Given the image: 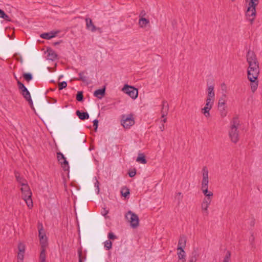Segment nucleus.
Wrapping results in <instances>:
<instances>
[{
    "instance_id": "obj_32",
    "label": "nucleus",
    "mask_w": 262,
    "mask_h": 262,
    "mask_svg": "<svg viewBox=\"0 0 262 262\" xmlns=\"http://www.w3.org/2000/svg\"><path fill=\"white\" fill-rule=\"evenodd\" d=\"M198 254L196 251H193L192 253V256L190 257L189 262H196L197 260Z\"/></svg>"
},
{
    "instance_id": "obj_18",
    "label": "nucleus",
    "mask_w": 262,
    "mask_h": 262,
    "mask_svg": "<svg viewBox=\"0 0 262 262\" xmlns=\"http://www.w3.org/2000/svg\"><path fill=\"white\" fill-rule=\"evenodd\" d=\"M59 31H51L48 33H44L41 34L40 37L46 39H50L55 37Z\"/></svg>"
},
{
    "instance_id": "obj_2",
    "label": "nucleus",
    "mask_w": 262,
    "mask_h": 262,
    "mask_svg": "<svg viewBox=\"0 0 262 262\" xmlns=\"http://www.w3.org/2000/svg\"><path fill=\"white\" fill-rule=\"evenodd\" d=\"M239 126L238 118L235 117L230 122L228 130V135L231 141L233 143H237L239 140V132L237 130Z\"/></svg>"
},
{
    "instance_id": "obj_28",
    "label": "nucleus",
    "mask_w": 262,
    "mask_h": 262,
    "mask_svg": "<svg viewBox=\"0 0 262 262\" xmlns=\"http://www.w3.org/2000/svg\"><path fill=\"white\" fill-rule=\"evenodd\" d=\"M0 18L4 19L7 21H11V19L10 17L6 14V13L2 10L0 9Z\"/></svg>"
},
{
    "instance_id": "obj_7",
    "label": "nucleus",
    "mask_w": 262,
    "mask_h": 262,
    "mask_svg": "<svg viewBox=\"0 0 262 262\" xmlns=\"http://www.w3.org/2000/svg\"><path fill=\"white\" fill-rule=\"evenodd\" d=\"M121 125L125 128H129L135 124V120L132 114L123 115L121 117Z\"/></svg>"
},
{
    "instance_id": "obj_22",
    "label": "nucleus",
    "mask_w": 262,
    "mask_h": 262,
    "mask_svg": "<svg viewBox=\"0 0 262 262\" xmlns=\"http://www.w3.org/2000/svg\"><path fill=\"white\" fill-rule=\"evenodd\" d=\"M76 114L82 120L88 119L89 118V115L87 112H81L78 110L76 112Z\"/></svg>"
},
{
    "instance_id": "obj_29",
    "label": "nucleus",
    "mask_w": 262,
    "mask_h": 262,
    "mask_svg": "<svg viewBox=\"0 0 262 262\" xmlns=\"http://www.w3.org/2000/svg\"><path fill=\"white\" fill-rule=\"evenodd\" d=\"M136 161L138 162H140L142 164H146L147 163V160H146L143 154H140L139 156L137 157Z\"/></svg>"
},
{
    "instance_id": "obj_15",
    "label": "nucleus",
    "mask_w": 262,
    "mask_h": 262,
    "mask_svg": "<svg viewBox=\"0 0 262 262\" xmlns=\"http://www.w3.org/2000/svg\"><path fill=\"white\" fill-rule=\"evenodd\" d=\"M169 111V105L166 100L162 101L161 114L162 118L166 117Z\"/></svg>"
},
{
    "instance_id": "obj_52",
    "label": "nucleus",
    "mask_w": 262,
    "mask_h": 262,
    "mask_svg": "<svg viewBox=\"0 0 262 262\" xmlns=\"http://www.w3.org/2000/svg\"><path fill=\"white\" fill-rule=\"evenodd\" d=\"M59 43H60V42H54V44L55 45H58V44H59Z\"/></svg>"
},
{
    "instance_id": "obj_40",
    "label": "nucleus",
    "mask_w": 262,
    "mask_h": 262,
    "mask_svg": "<svg viewBox=\"0 0 262 262\" xmlns=\"http://www.w3.org/2000/svg\"><path fill=\"white\" fill-rule=\"evenodd\" d=\"M231 257V253L228 251L226 254V255L224 258L223 262H229Z\"/></svg>"
},
{
    "instance_id": "obj_3",
    "label": "nucleus",
    "mask_w": 262,
    "mask_h": 262,
    "mask_svg": "<svg viewBox=\"0 0 262 262\" xmlns=\"http://www.w3.org/2000/svg\"><path fill=\"white\" fill-rule=\"evenodd\" d=\"M203 179L201 182V190L205 196V198H211L213 195L212 192L208 191V170L206 166L202 169Z\"/></svg>"
},
{
    "instance_id": "obj_36",
    "label": "nucleus",
    "mask_w": 262,
    "mask_h": 262,
    "mask_svg": "<svg viewBox=\"0 0 262 262\" xmlns=\"http://www.w3.org/2000/svg\"><path fill=\"white\" fill-rule=\"evenodd\" d=\"M104 247L106 250H110L112 247V243L110 240H107L104 243Z\"/></svg>"
},
{
    "instance_id": "obj_27",
    "label": "nucleus",
    "mask_w": 262,
    "mask_h": 262,
    "mask_svg": "<svg viewBox=\"0 0 262 262\" xmlns=\"http://www.w3.org/2000/svg\"><path fill=\"white\" fill-rule=\"evenodd\" d=\"M226 95L225 94H223L222 96L219 99V102H218V105L217 106H226Z\"/></svg>"
},
{
    "instance_id": "obj_46",
    "label": "nucleus",
    "mask_w": 262,
    "mask_h": 262,
    "mask_svg": "<svg viewBox=\"0 0 262 262\" xmlns=\"http://www.w3.org/2000/svg\"><path fill=\"white\" fill-rule=\"evenodd\" d=\"M108 213V210H106L105 208H104L103 209V211L101 212L102 214L104 216H105V218L106 217V215Z\"/></svg>"
},
{
    "instance_id": "obj_13",
    "label": "nucleus",
    "mask_w": 262,
    "mask_h": 262,
    "mask_svg": "<svg viewBox=\"0 0 262 262\" xmlns=\"http://www.w3.org/2000/svg\"><path fill=\"white\" fill-rule=\"evenodd\" d=\"M211 200V198H204L201 204V209L207 216L208 215V209L209 205H210Z\"/></svg>"
},
{
    "instance_id": "obj_42",
    "label": "nucleus",
    "mask_w": 262,
    "mask_h": 262,
    "mask_svg": "<svg viewBox=\"0 0 262 262\" xmlns=\"http://www.w3.org/2000/svg\"><path fill=\"white\" fill-rule=\"evenodd\" d=\"M258 4V0H250L248 5L256 7Z\"/></svg>"
},
{
    "instance_id": "obj_55",
    "label": "nucleus",
    "mask_w": 262,
    "mask_h": 262,
    "mask_svg": "<svg viewBox=\"0 0 262 262\" xmlns=\"http://www.w3.org/2000/svg\"><path fill=\"white\" fill-rule=\"evenodd\" d=\"M232 2L234 1L235 0H231Z\"/></svg>"
},
{
    "instance_id": "obj_34",
    "label": "nucleus",
    "mask_w": 262,
    "mask_h": 262,
    "mask_svg": "<svg viewBox=\"0 0 262 262\" xmlns=\"http://www.w3.org/2000/svg\"><path fill=\"white\" fill-rule=\"evenodd\" d=\"M25 249H26V247L24 244H23L21 243H20L18 244V252L25 253Z\"/></svg>"
},
{
    "instance_id": "obj_31",
    "label": "nucleus",
    "mask_w": 262,
    "mask_h": 262,
    "mask_svg": "<svg viewBox=\"0 0 262 262\" xmlns=\"http://www.w3.org/2000/svg\"><path fill=\"white\" fill-rule=\"evenodd\" d=\"M78 254L79 262H83V260H85L86 256L82 255V251L81 250H78Z\"/></svg>"
},
{
    "instance_id": "obj_6",
    "label": "nucleus",
    "mask_w": 262,
    "mask_h": 262,
    "mask_svg": "<svg viewBox=\"0 0 262 262\" xmlns=\"http://www.w3.org/2000/svg\"><path fill=\"white\" fill-rule=\"evenodd\" d=\"M125 216L128 222L130 223L132 227L136 228L139 226V219L136 214L131 211H128Z\"/></svg>"
},
{
    "instance_id": "obj_48",
    "label": "nucleus",
    "mask_w": 262,
    "mask_h": 262,
    "mask_svg": "<svg viewBox=\"0 0 262 262\" xmlns=\"http://www.w3.org/2000/svg\"><path fill=\"white\" fill-rule=\"evenodd\" d=\"M146 15V13L145 12V11L143 10L140 13V15H139V17L140 18H141V17H144V16Z\"/></svg>"
},
{
    "instance_id": "obj_39",
    "label": "nucleus",
    "mask_w": 262,
    "mask_h": 262,
    "mask_svg": "<svg viewBox=\"0 0 262 262\" xmlns=\"http://www.w3.org/2000/svg\"><path fill=\"white\" fill-rule=\"evenodd\" d=\"M24 253L21 252L17 253V262H23Z\"/></svg>"
},
{
    "instance_id": "obj_41",
    "label": "nucleus",
    "mask_w": 262,
    "mask_h": 262,
    "mask_svg": "<svg viewBox=\"0 0 262 262\" xmlns=\"http://www.w3.org/2000/svg\"><path fill=\"white\" fill-rule=\"evenodd\" d=\"M67 86V83L66 81H62L61 82L59 83L58 84V88L59 90H62L64 88H66Z\"/></svg>"
},
{
    "instance_id": "obj_23",
    "label": "nucleus",
    "mask_w": 262,
    "mask_h": 262,
    "mask_svg": "<svg viewBox=\"0 0 262 262\" xmlns=\"http://www.w3.org/2000/svg\"><path fill=\"white\" fill-rule=\"evenodd\" d=\"M218 110L222 118L225 117L227 115V106H217Z\"/></svg>"
},
{
    "instance_id": "obj_45",
    "label": "nucleus",
    "mask_w": 262,
    "mask_h": 262,
    "mask_svg": "<svg viewBox=\"0 0 262 262\" xmlns=\"http://www.w3.org/2000/svg\"><path fill=\"white\" fill-rule=\"evenodd\" d=\"M93 126L95 127V130H96L98 126V120L97 119H95L93 121Z\"/></svg>"
},
{
    "instance_id": "obj_20",
    "label": "nucleus",
    "mask_w": 262,
    "mask_h": 262,
    "mask_svg": "<svg viewBox=\"0 0 262 262\" xmlns=\"http://www.w3.org/2000/svg\"><path fill=\"white\" fill-rule=\"evenodd\" d=\"M105 93V88L104 87L102 89H98L94 92V95L98 99H102L104 96Z\"/></svg>"
},
{
    "instance_id": "obj_4",
    "label": "nucleus",
    "mask_w": 262,
    "mask_h": 262,
    "mask_svg": "<svg viewBox=\"0 0 262 262\" xmlns=\"http://www.w3.org/2000/svg\"><path fill=\"white\" fill-rule=\"evenodd\" d=\"M22 193V199L26 202L29 209H32L33 207V201L32 200V192L29 185H24L23 187L20 188Z\"/></svg>"
},
{
    "instance_id": "obj_44",
    "label": "nucleus",
    "mask_w": 262,
    "mask_h": 262,
    "mask_svg": "<svg viewBox=\"0 0 262 262\" xmlns=\"http://www.w3.org/2000/svg\"><path fill=\"white\" fill-rule=\"evenodd\" d=\"M136 174V171L135 169H134L133 170L130 171L128 172V175L130 178L134 177Z\"/></svg>"
},
{
    "instance_id": "obj_25",
    "label": "nucleus",
    "mask_w": 262,
    "mask_h": 262,
    "mask_svg": "<svg viewBox=\"0 0 262 262\" xmlns=\"http://www.w3.org/2000/svg\"><path fill=\"white\" fill-rule=\"evenodd\" d=\"M48 59L51 60H55L57 57V55L55 51H54L52 50H48Z\"/></svg>"
},
{
    "instance_id": "obj_5",
    "label": "nucleus",
    "mask_w": 262,
    "mask_h": 262,
    "mask_svg": "<svg viewBox=\"0 0 262 262\" xmlns=\"http://www.w3.org/2000/svg\"><path fill=\"white\" fill-rule=\"evenodd\" d=\"M17 85L18 89L21 90V94L23 96L26 101L28 102L30 106L33 107V101L31 97L30 93L25 86V85L21 83L19 80L17 81Z\"/></svg>"
},
{
    "instance_id": "obj_54",
    "label": "nucleus",
    "mask_w": 262,
    "mask_h": 262,
    "mask_svg": "<svg viewBox=\"0 0 262 262\" xmlns=\"http://www.w3.org/2000/svg\"><path fill=\"white\" fill-rule=\"evenodd\" d=\"M225 86V84L224 83H223V84H222V86Z\"/></svg>"
},
{
    "instance_id": "obj_11",
    "label": "nucleus",
    "mask_w": 262,
    "mask_h": 262,
    "mask_svg": "<svg viewBox=\"0 0 262 262\" xmlns=\"http://www.w3.org/2000/svg\"><path fill=\"white\" fill-rule=\"evenodd\" d=\"M57 158L63 170L68 171L70 167L69 163L64 156L61 152H58L57 153Z\"/></svg>"
},
{
    "instance_id": "obj_50",
    "label": "nucleus",
    "mask_w": 262,
    "mask_h": 262,
    "mask_svg": "<svg viewBox=\"0 0 262 262\" xmlns=\"http://www.w3.org/2000/svg\"><path fill=\"white\" fill-rule=\"evenodd\" d=\"M186 259L185 258H182V259H179L178 262H185Z\"/></svg>"
},
{
    "instance_id": "obj_24",
    "label": "nucleus",
    "mask_w": 262,
    "mask_h": 262,
    "mask_svg": "<svg viewBox=\"0 0 262 262\" xmlns=\"http://www.w3.org/2000/svg\"><path fill=\"white\" fill-rule=\"evenodd\" d=\"M15 177L17 181L20 184L21 187H24V185H28L27 181L22 177H20L17 173L15 174Z\"/></svg>"
},
{
    "instance_id": "obj_26",
    "label": "nucleus",
    "mask_w": 262,
    "mask_h": 262,
    "mask_svg": "<svg viewBox=\"0 0 262 262\" xmlns=\"http://www.w3.org/2000/svg\"><path fill=\"white\" fill-rule=\"evenodd\" d=\"M149 23V20L144 17L140 18L139 25L141 28H144Z\"/></svg>"
},
{
    "instance_id": "obj_35",
    "label": "nucleus",
    "mask_w": 262,
    "mask_h": 262,
    "mask_svg": "<svg viewBox=\"0 0 262 262\" xmlns=\"http://www.w3.org/2000/svg\"><path fill=\"white\" fill-rule=\"evenodd\" d=\"M180 251L178 253V256L179 259L185 258L186 255L185 252L183 249H180Z\"/></svg>"
},
{
    "instance_id": "obj_12",
    "label": "nucleus",
    "mask_w": 262,
    "mask_h": 262,
    "mask_svg": "<svg viewBox=\"0 0 262 262\" xmlns=\"http://www.w3.org/2000/svg\"><path fill=\"white\" fill-rule=\"evenodd\" d=\"M214 101H211L209 99H206V103L205 106L202 108V113L206 117H209L210 116V111L212 107Z\"/></svg>"
},
{
    "instance_id": "obj_19",
    "label": "nucleus",
    "mask_w": 262,
    "mask_h": 262,
    "mask_svg": "<svg viewBox=\"0 0 262 262\" xmlns=\"http://www.w3.org/2000/svg\"><path fill=\"white\" fill-rule=\"evenodd\" d=\"M186 238L185 236L182 235L180 237L177 249H183L186 246Z\"/></svg>"
},
{
    "instance_id": "obj_9",
    "label": "nucleus",
    "mask_w": 262,
    "mask_h": 262,
    "mask_svg": "<svg viewBox=\"0 0 262 262\" xmlns=\"http://www.w3.org/2000/svg\"><path fill=\"white\" fill-rule=\"evenodd\" d=\"M122 91L129 96L132 99H135L137 98L138 95V89L133 86H129L127 84L124 85V87L122 89Z\"/></svg>"
},
{
    "instance_id": "obj_30",
    "label": "nucleus",
    "mask_w": 262,
    "mask_h": 262,
    "mask_svg": "<svg viewBox=\"0 0 262 262\" xmlns=\"http://www.w3.org/2000/svg\"><path fill=\"white\" fill-rule=\"evenodd\" d=\"M121 193L122 196L127 197L129 194V190L127 187L122 188Z\"/></svg>"
},
{
    "instance_id": "obj_47",
    "label": "nucleus",
    "mask_w": 262,
    "mask_h": 262,
    "mask_svg": "<svg viewBox=\"0 0 262 262\" xmlns=\"http://www.w3.org/2000/svg\"><path fill=\"white\" fill-rule=\"evenodd\" d=\"M99 181L97 179H96V182L94 183V185H95V187H96L97 188L98 192H99Z\"/></svg>"
},
{
    "instance_id": "obj_38",
    "label": "nucleus",
    "mask_w": 262,
    "mask_h": 262,
    "mask_svg": "<svg viewBox=\"0 0 262 262\" xmlns=\"http://www.w3.org/2000/svg\"><path fill=\"white\" fill-rule=\"evenodd\" d=\"M83 99V93L81 91H79L77 92L76 95V100L78 101H82Z\"/></svg>"
},
{
    "instance_id": "obj_53",
    "label": "nucleus",
    "mask_w": 262,
    "mask_h": 262,
    "mask_svg": "<svg viewBox=\"0 0 262 262\" xmlns=\"http://www.w3.org/2000/svg\"><path fill=\"white\" fill-rule=\"evenodd\" d=\"M15 78L16 79V80L18 81V80H19L15 76Z\"/></svg>"
},
{
    "instance_id": "obj_51",
    "label": "nucleus",
    "mask_w": 262,
    "mask_h": 262,
    "mask_svg": "<svg viewBox=\"0 0 262 262\" xmlns=\"http://www.w3.org/2000/svg\"><path fill=\"white\" fill-rule=\"evenodd\" d=\"M160 129H161V131H163V130H164V124H162V126H160Z\"/></svg>"
},
{
    "instance_id": "obj_33",
    "label": "nucleus",
    "mask_w": 262,
    "mask_h": 262,
    "mask_svg": "<svg viewBox=\"0 0 262 262\" xmlns=\"http://www.w3.org/2000/svg\"><path fill=\"white\" fill-rule=\"evenodd\" d=\"M175 199L178 200V204H180V203L182 201L183 195H182V193L180 192H177L175 194Z\"/></svg>"
},
{
    "instance_id": "obj_10",
    "label": "nucleus",
    "mask_w": 262,
    "mask_h": 262,
    "mask_svg": "<svg viewBox=\"0 0 262 262\" xmlns=\"http://www.w3.org/2000/svg\"><path fill=\"white\" fill-rule=\"evenodd\" d=\"M256 14V7L248 5L246 12V17L251 25L254 23Z\"/></svg>"
},
{
    "instance_id": "obj_21",
    "label": "nucleus",
    "mask_w": 262,
    "mask_h": 262,
    "mask_svg": "<svg viewBox=\"0 0 262 262\" xmlns=\"http://www.w3.org/2000/svg\"><path fill=\"white\" fill-rule=\"evenodd\" d=\"M38 236L39 239L47 237L46 233L43 230V227L42 224L41 223H38Z\"/></svg>"
},
{
    "instance_id": "obj_43",
    "label": "nucleus",
    "mask_w": 262,
    "mask_h": 262,
    "mask_svg": "<svg viewBox=\"0 0 262 262\" xmlns=\"http://www.w3.org/2000/svg\"><path fill=\"white\" fill-rule=\"evenodd\" d=\"M108 238L110 239H115L117 238V236L113 232H111L108 234Z\"/></svg>"
},
{
    "instance_id": "obj_37",
    "label": "nucleus",
    "mask_w": 262,
    "mask_h": 262,
    "mask_svg": "<svg viewBox=\"0 0 262 262\" xmlns=\"http://www.w3.org/2000/svg\"><path fill=\"white\" fill-rule=\"evenodd\" d=\"M23 77L25 78V79L28 82L31 80L33 78L32 75L31 73H24L23 74Z\"/></svg>"
},
{
    "instance_id": "obj_16",
    "label": "nucleus",
    "mask_w": 262,
    "mask_h": 262,
    "mask_svg": "<svg viewBox=\"0 0 262 262\" xmlns=\"http://www.w3.org/2000/svg\"><path fill=\"white\" fill-rule=\"evenodd\" d=\"M85 22L86 29L91 31L92 32H95L97 30H100V28H97L96 26L93 24L92 20L91 18H86Z\"/></svg>"
},
{
    "instance_id": "obj_49",
    "label": "nucleus",
    "mask_w": 262,
    "mask_h": 262,
    "mask_svg": "<svg viewBox=\"0 0 262 262\" xmlns=\"http://www.w3.org/2000/svg\"><path fill=\"white\" fill-rule=\"evenodd\" d=\"M163 118V119H162L161 120V122L162 123V124H164V123H165L166 122L167 119H166V117L164 118Z\"/></svg>"
},
{
    "instance_id": "obj_14",
    "label": "nucleus",
    "mask_w": 262,
    "mask_h": 262,
    "mask_svg": "<svg viewBox=\"0 0 262 262\" xmlns=\"http://www.w3.org/2000/svg\"><path fill=\"white\" fill-rule=\"evenodd\" d=\"M87 74V72L85 71H83L80 72L78 75L79 77L75 78V80L81 81L83 82L86 83L87 84H89L90 82L89 80V77L86 76Z\"/></svg>"
},
{
    "instance_id": "obj_17",
    "label": "nucleus",
    "mask_w": 262,
    "mask_h": 262,
    "mask_svg": "<svg viewBox=\"0 0 262 262\" xmlns=\"http://www.w3.org/2000/svg\"><path fill=\"white\" fill-rule=\"evenodd\" d=\"M215 98V93L214 92V85H210L207 88V97L206 99H209L214 101Z\"/></svg>"
},
{
    "instance_id": "obj_1",
    "label": "nucleus",
    "mask_w": 262,
    "mask_h": 262,
    "mask_svg": "<svg viewBox=\"0 0 262 262\" xmlns=\"http://www.w3.org/2000/svg\"><path fill=\"white\" fill-rule=\"evenodd\" d=\"M247 61L249 66L247 70V77L250 81V86L252 92L257 89L258 85V77L259 74V63L256 55L252 51L249 50L247 54Z\"/></svg>"
},
{
    "instance_id": "obj_8",
    "label": "nucleus",
    "mask_w": 262,
    "mask_h": 262,
    "mask_svg": "<svg viewBox=\"0 0 262 262\" xmlns=\"http://www.w3.org/2000/svg\"><path fill=\"white\" fill-rule=\"evenodd\" d=\"M41 246V251L39 255V262H46V248L48 246L47 237L39 239Z\"/></svg>"
}]
</instances>
